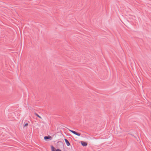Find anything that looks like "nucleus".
Returning <instances> with one entry per match:
<instances>
[{"mask_svg":"<svg viewBox=\"0 0 151 151\" xmlns=\"http://www.w3.org/2000/svg\"><path fill=\"white\" fill-rule=\"evenodd\" d=\"M64 140L65 141V143L67 146H69L70 144L68 140H67L66 139H64Z\"/></svg>","mask_w":151,"mask_h":151,"instance_id":"obj_1","label":"nucleus"},{"mask_svg":"<svg viewBox=\"0 0 151 151\" xmlns=\"http://www.w3.org/2000/svg\"><path fill=\"white\" fill-rule=\"evenodd\" d=\"M81 143L83 146H86L87 145V144L86 142L84 141H81Z\"/></svg>","mask_w":151,"mask_h":151,"instance_id":"obj_2","label":"nucleus"},{"mask_svg":"<svg viewBox=\"0 0 151 151\" xmlns=\"http://www.w3.org/2000/svg\"><path fill=\"white\" fill-rule=\"evenodd\" d=\"M51 137L50 136H45L44 137V139L45 140H47L49 139H51Z\"/></svg>","mask_w":151,"mask_h":151,"instance_id":"obj_3","label":"nucleus"},{"mask_svg":"<svg viewBox=\"0 0 151 151\" xmlns=\"http://www.w3.org/2000/svg\"><path fill=\"white\" fill-rule=\"evenodd\" d=\"M68 129V130L70 131V132H72L73 133V134H76V132L74 131H73V130H70L69 129Z\"/></svg>","mask_w":151,"mask_h":151,"instance_id":"obj_4","label":"nucleus"},{"mask_svg":"<svg viewBox=\"0 0 151 151\" xmlns=\"http://www.w3.org/2000/svg\"><path fill=\"white\" fill-rule=\"evenodd\" d=\"M51 147L52 151H56V150H55V148L52 146H51Z\"/></svg>","mask_w":151,"mask_h":151,"instance_id":"obj_5","label":"nucleus"},{"mask_svg":"<svg viewBox=\"0 0 151 151\" xmlns=\"http://www.w3.org/2000/svg\"><path fill=\"white\" fill-rule=\"evenodd\" d=\"M35 114L39 118H41V117L39 115H38L37 114V113H35Z\"/></svg>","mask_w":151,"mask_h":151,"instance_id":"obj_6","label":"nucleus"},{"mask_svg":"<svg viewBox=\"0 0 151 151\" xmlns=\"http://www.w3.org/2000/svg\"><path fill=\"white\" fill-rule=\"evenodd\" d=\"M75 135H76L78 136H80L81 135V134L80 133H78L76 132V134Z\"/></svg>","mask_w":151,"mask_h":151,"instance_id":"obj_7","label":"nucleus"},{"mask_svg":"<svg viewBox=\"0 0 151 151\" xmlns=\"http://www.w3.org/2000/svg\"><path fill=\"white\" fill-rule=\"evenodd\" d=\"M28 125V123H26L24 125V127H26V126H27Z\"/></svg>","mask_w":151,"mask_h":151,"instance_id":"obj_8","label":"nucleus"},{"mask_svg":"<svg viewBox=\"0 0 151 151\" xmlns=\"http://www.w3.org/2000/svg\"><path fill=\"white\" fill-rule=\"evenodd\" d=\"M56 151H61V150L59 149H57L56 150Z\"/></svg>","mask_w":151,"mask_h":151,"instance_id":"obj_9","label":"nucleus"}]
</instances>
